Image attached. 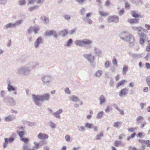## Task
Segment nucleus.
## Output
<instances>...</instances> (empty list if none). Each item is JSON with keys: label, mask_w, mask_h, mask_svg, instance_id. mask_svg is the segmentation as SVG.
Here are the masks:
<instances>
[{"label": "nucleus", "mask_w": 150, "mask_h": 150, "mask_svg": "<svg viewBox=\"0 0 150 150\" xmlns=\"http://www.w3.org/2000/svg\"><path fill=\"white\" fill-rule=\"evenodd\" d=\"M150 59V53H148L146 57H144V59L146 60H147Z\"/></svg>", "instance_id": "nucleus-64"}, {"label": "nucleus", "mask_w": 150, "mask_h": 150, "mask_svg": "<svg viewBox=\"0 0 150 150\" xmlns=\"http://www.w3.org/2000/svg\"><path fill=\"white\" fill-rule=\"evenodd\" d=\"M144 118V117L142 116H140L137 117L136 119V120L137 124H139L142 123V120Z\"/></svg>", "instance_id": "nucleus-30"}, {"label": "nucleus", "mask_w": 150, "mask_h": 150, "mask_svg": "<svg viewBox=\"0 0 150 150\" xmlns=\"http://www.w3.org/2000/svg\"><path fill=\"white\" fill-rule=\"evenodd\" d=\"M103 71L101 70H97L94 74V76L96 78H99L102 74Z\"/></svg>", "instance_id": "nucleus-25"}, {"label": "nucleus", "mask_w": 150, "mask_h": 150, "mask_svg": "<svg viewBox=\"0 0 150 150\" xmlns=\"http://www.w3.org/2000/svg\"><path fill=\"white\" fill-rule=\"evenodd\" d=\"M33 31V26H30L28 29V33L31 34Z\"/></svg>", "instance_id": "nucleus-56"}, {"label": "nucleus", "mask_w": 150, "mask_h": 150, "mask_svg": "<svg viewBox=\"0 0 150 150\" xmlns=\"http://www.w3.org/2000/svg\"><path fill=\"white\" fill-rule=\"evenodd\" d=\"M38 6H35L30 7L28 9V11H33L37 9Z\"/></svg>", "instance_id": "nucleus-47"}, {"label": "nucleus", "mask_w": 150, "mask_h": 150, "mask_svg": "<svg viewBox=\"0 0 150 150\" xmlns=\"http://www.w3.org/2000/svg\"><path fill=\"white\" fill-rule=\"evenodd\" d=\"M15 139L13 137H11L9 138H5L4 139V142L3 143V147L5 148L7 146L8 144H10L13 142L14 140Z\"/></svg>", "instance_id": "nucleus-9"}, {"label": "nucleus", "mask_w": 150, "mask_h": 150, "mask_svg": "<svg viewBox=\"0 0 150 150\" xmlns=\"http://www.w3.org/2000/svg\"><path fill=\"white\" fill-rule=\"evenodd\" d=\"M125 8L128 10H129L130 9V6L129 4L127 1H125Z\"/></svg>", "instance_id": "nucleus-45"}, {"label": "nucleus", "mask_w": 150, "mask_h": 150, "mask_svg": "<svg viewBox=\"0 0 150 150\" xmlns=\"http://www.w3.org/2000/svg\"><path fill=\"white\" fill-rule=\"evenodd\" d=\"M146 81L149 87L150 86V76H147L146 78Z\"/></svg>", "instance_id": "nucleus-53"}, {"label": "nucleus", "mask_w": 150, "mask_h": 150, "mask_svg": "<svg viewBox=\"0 0 150 150\" xmlns=\"http://www.w3.org/2000/svg\"><path fill=\"white\" fill-rule=\"evenodd\" d=\"M119 36L122 40L125 41L126 37L129 36L128 33L126 32H122L119 34Z\"/></svg>", "instance_id": "nucleus-19"}, {"label": "nucleus", "mask_w": 150, "mask_h": 150, "mask_svg": "<svg viewBox=\"0 0 150 150\" xmlns=\"http://www.w3.org/2000/svg\"><path fill=\"white\" fill-rule=\"evenodd\" d=\"M5 93L6 91H5L2 90L1 91L0 93V97L3 98L4 97H5L4 96Z\"/></svg>", "instance_id": "nucleus-52"}, {"label": "nucleus", "mask_w": 150, "mask_h": 150, "mask_svg": "<svg viewBox=\"0 0 150 150\" xmlns=\"http://www.w3.org/2000/svg\"><path fill=\"white\" fill-rule=\"evenodd\" d=\"M129 54L134 59L140 58L141 57V56L140 54H134L131 52H129Z\"/></svg>", "instance_id": "nucleus-26"}, {"label": "nucleus", "mask_w": 150, "mask_h": 150, "mask_svg": "<svg viewBox=\"0 0 150 150\" xmlns=\"http://www.w3.org/2000/svg\"><path fill=\"white\" fill-rule=\"evenodd\" d=\"M129 36L126 37L125 41L128 42L130 46H132L134 42V39L133 36L128 34Z\"/></svg>", "instance_id": "nucleus-10"}, {"label": "nucleus", "mask_w": 150, "mask_h": 150, "mask_svg": "<svg viewBox=\"0 0 150 150\" xmlns=\"http://www.w3.org/2000/svg\"><path fill=\"white\" fill-rule=\"evenodd\" d=\"M64 18L67 21H69L71 19L70 16L69 15H65L64 16Z\"/></svg>", "instance_id": "nucleus-57"}, {"label": "nucleus", "mask_w": 150, "mask_h": 150, "mask_svg": "<svg viewBox=\"0 0 150 150\" xmlns=\"http://www.w3.org/2000/svg\"><path fill=\"white\" fill-rule=\"evenodd\" d=\"M139 142L140 143L145 144L147 146L150 147V141L148 140H144L143 139L139 140Z\"/></svg>", "instance_id": "nucleus-23"}, {"label": "nucleus", "mask_w": 150, "mask_h": 150, "mask_svg": "<svg viewBox=\"0 0 150 150\" xmlns=\"http://www.w3.org/2000/svg\"><path fill=\"white\" fill-rule=\"evenodd\" d=\"M125 12V10L123 9H121L118 12V14L120 16L123 15Z\"/></svg>", "instance_id": "nucleus-60"}, {"label": "nucleus", "mask_w": 150, "mask_h": 150, "mask_svg": "<svg viewBox=\"0 0 150 150\" xmlns=\"http://www.w3.org/2000/svg\"><path fill=\"white\" fill-rule=\"evenodd\" d=\"M132 29L134 31H136L137 32H140L142 30L144 29L143 28L140 26H133L132 27Z\"/></svg>", "instance_id": "nucleus-29"}, {"label": "nucleus", "mask_w": 150, "mask_h": 150, "mask_svg": "<svg viewBox=\"0 0 150 150\" xmlns=\"http://www.w3.org/2000/svg\"><path fill=\"white\" fill-rule=\"evenodd\" d=\"M65 139L67 142H70V136L68 135H67L65 136Z\"/></svg>", "instance_id": "nucleus-54"}, {"label": "nucleus", "mask_w": 150, "mask_h": 150, "mask_svg": "<svg viewBox=\"0 0 150 150\" xmlns=\"http://www.w3.org/2000/svg\"><path fill=\"white\" fill-rule=\"evenodd\" d=\"M137 129L136 127L135 128H129L127 129L128 131L130 132H133L135 131Z\"/></svg>", "instance_id": "nucleus-51"}, {"label": "nucleus", "mask_w": 150, "mask_h": 150, "mask_svg": "<svg viewBox=\"0 0 150 150\" xmlns=\"http://www.w3.org/2000/svg\"><path fill=\"white\" fill-rule=\"evenodd\" d=\"M111 4V3L109 0H107L105 2V6H109Z\"/></svg>", "instance_id": "nucleus-63"}, {"label": "nucleus", "mask_w": 150, "mask_h": 150, "mask_svg": "<svg viewBox=\"0 0 150 150\" xmlns=\"http://www.w3.org/2000/svg\"><path fill=\"white\" fill-rule=\"evenodd\" d=\"M74 43L77 46L85 47L86 45H91L93 43V41L91 40L85 39L83 40H76L75 41Z\"/></svg>", "instance_id": "nucleus-4"}, {"label": "nucleus", "mask_w": 150, "mask_h": 150, "mask_svg": "<svg viewBox=\"0 0 150 150\" xmlns=\"http://www.w3.org/2000/svg\"><path fill=\"white\" fill-rule=\"evenodd\" d=\"M98 12L100 15L102 16H107L109 15V14L108 13L99 10Z\"/></svg>", "instance_id": "nucleus-35"}, {"label": "nucleus", "mask_w": 150, "mask_h": 150, "mask_svg": "<svg viewBox=\"0 0 150 150\" xmlns=\"http://www.w3.org/2000/svg\"><path fill=\"white\" fill-rule=\"evenodd\" d=\"M120 125H121L120 122H114L113 125V126L115 128H118Z\"/></svg>", "instance_id": "nucleus-46"}, {"label": "nucleus", "mask_w": 150, "mask_h": 150, "mask_svg": "<svg viewBox=\"0 0 150 150\" xmlns=\"http://www.w3.org/2000/svg\"><path fill=\"white\" fill-rule=\"evenodd\" d=\"M65 93L68 95H70L71 94V91L68 88H66L64 90Z\"/></svg>", "instance_id": "nucleus-50"}, {"label": "nucleus", "mask_w": 150, "mask_h": 150, "mask_svg": "<svg viewBox=\"0 0 150 150\" xmlns=\"http://www.w3.org/2000/svg\"><path fill=\"white\" fill-rule=\"evenodd\" d=\"M17 133L21 139L23 137V136L25 134V132L24 131H18Z\"/></svg>", "instance_id": "nucleus-39"}, {"label": "nucleus", "mask_w": 150, "mask_h": 150, "mask_svg": "<svg viewBox=\"0 0 150 150\" xmlns=\"http://www.w3.org/2000/svg\"><path fill=\"white\" fill-rule=\"evenodd\" d=\"M40 29V27L37 26H33V31L35 34L38 33Z\"/></svg>", "instance_id": "nucleus-38"}, {"label": "nucleus", "mask_w": 150, "mask_h": 150, "mask_svg": "<svg viewBox=\"0 0 150 150\" xmlns=\"http://www.w3.org/2000/svg\"><path fill=\"white\" fill-rule=\"evenodd\" d=\"M103 132H101L100 133L98 134L96 137V140L100 139L101 137H103Z\"/></svg>", "instance_id": "nucleus-40"}, {"label": "nucleus", "mask_w": 150, "mask_h": 150, "mask_svg": "<svg viewBox=\"0 0 150 150\" xmlns=\"http://www.w3.org/2000/svg\"><path fill=\"white\" fill-rule=\"evenodd\" d=\"M86 0H76V1L78 2L79 4L82 5L84 2L86 1Z\"/></svg>", "instance_id": "nucleus-62"}, {"label": "nucleus", "mask_w": 150, "mask_h": 150, "mask_svg": "<svg viewBox=\"0 0 150 150\" xmlns=\"http://www.w3.org/2000/svg\"><path fill=\"white\" fill-rule=\"evenodd\" d=\"M128 70V67L125 66L123 67L122 68V74L123 75L125 74L127 72Z\"/></svg>", "instance_id": "nucleus-42"}, {"label": "nucleus", "mask_w": 150, "mask_h": 150, "mask_svg": "<svg viewBox=\"0 0 150 150\" xmlns=\"http://www.w3.org/2000/svg\"><path fill=\"white\" fill-rule=\"evenodd\" d=\"M50 127L52 129H54L56 127V125L52 121H50L49 122Z\"/></svg>", "instance_id": "nucleus-44"}, {"label": "nucleus", "mask_w": 150, "mask_h": 150, "mask_svg": "<svg viewBox=\"0 0 150 150\" xmlns=\"http://www.w3.org/2000/svg\"><path fill=\"white\" fill-rule=\"evenodd\" d=\"M8 86L7 88L9 92L13 91V93L14 95L17 94V92L16 91V88H14L11 85V83L9 82L7 83Z\"/></svg>", "instance_id": "nucleus-12"}, {"label": "nucleus", "mask_w": 150, "mask_h": 150, "mask_svg": "<svg viewBox=\"0 0 150 150\" xmlns=\"http://www.w3.org/2000/svg\"><path fill=\"white\" fill-rule=\"evenodd\" d=\"M63 112V110L62 108H60L56 112H54L53 113H51L50 112V114L53 115L54 117L57 119H60L61 118L60 114H61Z\"/></svg>", "instance_id": "nucleus-11"}, {"label": "nucleus", "mask_w": 150, "mask_h": 150, "mask_svg": "<svg viewBox=\"0 0 150 150\" xmlns=\"http://www.w3.org/2000/svg\"><path fill=\"white\" fill-rule=\"evenodd\" d=\"M108 21L109 22H114L117 23L119 21V18L117 16H111L108 18Z\"/></svg>", "instance_id": "nucleus-13"}, {"label": "nucleus", "mask_w": 150, "mask_h": 150, "mask_svg": "<svg viewBox=\"0 0 150 150\" xmlns=\"http://www.w3.org/2000/svg\"><path fill=\"white\" fill-rule=\"evenodd\" d=\"M68 33L67 31L66 30H63L60 31L59 33V36L63 37L67 35Z\"/></svg>", "instance_id": "nucleus-27"}, {"label": "nucleus", "mask_w": 150, "mask_h": 150, "mask_svg": "<svg viewBox=\"0 0 150 150\" xmlns=\"http://www.w3.org/2000/svg\"><path fill=\"white\" fill-rule=\"evenodd\" d=\"M69 99L74 102H77L80 101V99L76 96L72 95L69 97Z\"/></svg>", "instance_id": "nucleus-21"}, {"label": "nucleus", "mask_w": 150, "mask_h": 150, "mask_svg": "<svg viewBox=\"0 0 150 150\" xmlns=\"http://www.w3.org/2000/svg\"><path fill=\"white\" fill-rule=\"evenodd\" d=\"M128 89L126 88H124L121 89L119 93V95L120 97L125 96L127 94Z\"/></svg>", "instance_id": "nucleus-17"}, {"label": "nucleus", "mask_w": 150, "mask_h": 150, "mask_svg": "<svg viewBox=\"0 0 150 150\" xmlns=\"http://www.w3.org/2000/svg\"><path fill=\"white\" fill-rule=\"evenodd\" d=\"M86 9L84 8H82L80 11V13L81 15H83L86 12Z\"/></svg>", "instance_id": "nucleus-48"}, {"label": "nucleus", "mask_w": 150, "mask_h": 150, "mask_svg": "<svg viewBox=\"0 0 150 150\" xmlns=\"http://www.w3.org/2000/svg\"><path fill=\"white\" fill-rule=\"evenodd\" d=\"M139 36L140 37L139 43L141 45H143L144 41L147 39L146 35L144 33H142L139 34Z\"/></svg>", "instance_id": "nucleus-14"}, {"label": "nucleus", "mask_w": 150, "mask_h": 150, "mask_svg": "<svg viewBox=\"0 0 150 150\" xmlns=\"http://www.w3.org/2000/svg\"><path fill=\"white\" fill-rule=\"evenodd\" d=\"M83 21H85L86 23L89 24H91L93 23V21L89 18H85V17L83 18L82 19Z\"/></svg>", "instance_id": "nucleus-31"}, {"label": "nucleus", "mask_w": 150, "mask_h": 150, "mask_svg": "<svg viewBox=\"0 0 150 150\" xmlns=\"http://www.w3.org/2000/svg\"><path fill=\"white\" fill-rule=\"evenodd\" d=\"M42 42V38L39 37L36 40L34 43V47L35 48H37L40 44Z\"/></svg>", "instance_id": "nucleus-16"}, {"label": "nucleus", "mask_w": 150, "mask_h": 150, "mask_svg": "<svg viewBox=\"0 0 150 150\" xmlns=\"http://www.w3.org/2000/svg\"><path fill=\"white\" fill-rule=\"evenodd\" d=\"M22 20H19L17 21L16 22L13 23L15 27L16 26L18 25H19L21 24L22 22Z\"/></svg>", "instance_id": "nucleus-49"}, {"label": "nucleus", "mask_w": 150, "mask_h": 150, "mask_svg": "<svg viewBox=\"0 0 150 150\" xmlns=\"http://www.w3.org/2000/svg\"><path fill=\"white\" fill-rule=\"evenodd\" d=\"M50 94L47 93L42 95L33 94L32 95V100L35 104L38 106L41 105L40 101L43 102L45 101L48 100L50 99Z\"/></svg>", "instance_id": "nucleus-2"}, {"label": "nucleus", "mask_w": 150, "mask_h": 150, "mask_svg": "<svg viewBox=\"0 0 150 150\" xmlns=\"http://www.w3.org/2000/svg\"><path fill=\"white\" fill-rule=\"evenodd\" d=\"M131 12L132 16L135 18H138L139 15L138 12L135 11H131Z\"/></svg>", "instance_id": "nucleus-28"}, {"label": "nucleus", "mask_w": 150, "mask_h": 150, "mask_svg": "<svg viewBox=\"0 0 150 150\" xmlns=\"http://www.w3.org/2000/svg\"><path fill=\"white\" fill-rule=\"evenodd\" d=\"M41 81L45 83H50L52 81V77L49 75H43L41 77Z\"/></svg>", "instance_id": "nucleus-7"}, {"label": "nucleus", "mask_w": 150, "mask_h": 150, "mask_svg": "<svg viewBox=\"0 0 150 150\" xmlns=\"http://www.w3.org/2000/svg\"><path fill=\"white\" fill-rule=\"evenodd\" d=\"M41 19L45 23H47L49 22V20L48 18L45 16H42L41 17Z\"/></svg>", "instance_id": "nucleus-41"}, {"label": "nucleus", "mask_w": 150, "mask_h": 150, "mask_svg": "<svg viewBox=\"0 0 150 150\" xmlns=\"http://www.w3.org/2000/svg\"><path fill=\"white\" fill-rule=\"evenodd\" d=\"M103 113L104 112L103 111L99 112L97 114V115L96 117V118L98 119H101L103 117Z\"/></svg>", "instance_id": "nucleus-36"}, {"label": "nucleus", "mask_w": 150, "mask_h": 150, "mask_svg": "<svg viewBox=\"0 0 150 150\" xmlns=\"http://www.w3.org/2000/svg\"><path fill=\"white\" fill-rule=\"evenodd\" d=\"M76 29H74L71 30L69 32V34L70 35H72L74 34L76 31Z\"/></svg>", "instance_id": "nucleus-61"}, {"label": "nucleus", "mask_w": 150, "mask_h": 150, "mask_svg": "<svg viewBox=\"0 0 150 150\" xmlns=\"http://www.w3.org/2000/svg\"><path fill=\"white\" fill-rule=\"evenodd\" d=\"M126 81L125 80H122L118 82L116 86L117 88H118L120 86L123 85Z\"/></svg>", "instance_id": "nucleus-37"}, {"label": "nucleus", "mask_w": 150, "mask_h": 150, "mask_svg": "<svg viewBox=\"0 0 150 150\" xmlns=\"http://www.w3.org/2000/svg\"><path fill=\"white\" fill-rule=\"evenodd\" d=\"M99 104L100 105H104L107 101L105 96L103 95H101L99 98Z\"/></svg>", "instance_id": "nucleus-15"}, {"label": "nucleus", "mask_w": 150, "mask_h": 150, "mask_svg": "<svg viewBox=\"0 0 150 150\" xmlns=\"http://www.w3.org/2000/svg\"><path fill=\"white\" fill-rule=\"evenodd\" d=\"M83 56L88 61L91 67H95L96 65V57L91 52L84 54Z\"/></svg>", "instance_id": "nucleus-3"}, {"label": "nucleus", "mask_w": 150, "mask_h": 150, "mask_svg": "<svg viewBox=\"0 0 150 150\" xmlns=\"http://www.w3.org/2000/svg\"><path fill=\"white\" fill-rule=\"evenodd\" d=\"M39 67L38 63L30 62L24 66H21L16 69L17 74L23 76H28L31 74L32 69H38Z\"/></svg>", "instance_id": "nucleus-1"}, {"label": "nucleus", "mask_w": 150, "mask_h": 150, "mask_svg": "<svg viewBox=\"0 0 150 150\" xmlns=\"http://www.w3.org/2000/svg\"><path fill=\"white\" fill-rule=\"evenodd\" d=\"M138 21V20L135 18L128 19V22L130 24L137 23Z\"/></svg>", "instance_id": "nucleus-34"}, {"label": "nucleus", "mask_w": 150, "mask_h": 150, "mask_svg": "<svg viewBox=\"0 0 150 150\" xmlns=\"http://www.w3.org/2000/svg\"><path fill=\"white\" fill-rule=\"evenodd\" d=\"M85 127L91 129L92 128L93 124L89 123H86L85 124Z\"/></svg>", "instance_id": "nucleus-43"}, {"label": "nucleus", "mask_w": 150, "mask_h": 150, "mask_svg": "<svg viewBox=\"0 0 150 150\" xmlns=\"http://www.w3.org/2000/svg\"><path fill=\"white\" fill-rule=\"evenodd\" d=\"M45 35L46 36H53L55 39H57L58 38V35L56 31L54 30H50L46 31Z\"/></svg>", "instance_id": "nucleus-8"}, {"label": "nucleus", "mask_w": 150, "mask_h": 150, "mask_svg": "<svg viewBox=\"0 0 150 150\" xmlns=\"http://www.w3.org/2000/svg\"><path fill=\"white\" fill-rule=\"evenodd\" d=\"M16 119V116L13 115H8L5 117L4 118V120L7 122L11 121L14 120Z\"/></svg>", "instance_id": "nucleus-20"}, {"label": "nucleus", "mask_w": 150, "mask_h": 150, "mask_svg": "<svg viewBox=\"0 0 150 150\" xmlns=\"http://www.w3.org/2000/svg\"><path fill=\"white\" fill-rule=\"evenodd\" d=\"M3 100L6 103L11 106H14L16 104V102L13 98L8 96L4 97Z\"/></svg>", "instance_id": "nucleus-5"}, {"label": "nucleus", "mask_w": 150, "mask_h": 150, "mask_svg": "<svg viewBox=\"0 0 150 150\" xmlns=\"http://www.w3.org/2000/svg\"><path fill=\"white\" fill-rule=\"evenodd\" d=\"M33 144L34 146L32 148H30L27 145H23V150H37L42 146L41 144L38 142H34Z\"/></svg>", "instance_id": "nucleus-6"}, {"label": "nucleus", "mask_w": 150, "mask_h": 150, "mask_svg": "<svg viewBox=\"0 0 150 150\" xmlns=\"http://www.w3.org/2000/svg\"><path fill=\"white\" fill-rule=\"evenodd\" d=\"M148 45H147L146 48V50L147 51L149 52L150 51V40L148 41Z\"/></svg>", "instance_id": "nucleus-59"}, {"label": "nucleus", "mask_w": 150, "mask_h": 150, "mask_svg": "<svg viewBox=\"0 0 150 150\" xmlns=\"http://www.w3.org/2000/svg\"><path fill=\"white\" fill-rule=\"evenodd\" d=\"M112 63L113 65L117 67V61L116 58H114L112 60Z\"/></svg>", "instance_id": "nucleus-55"}, {"label": "nucleus", "mask_w": 150, "mask_h": 150, "mask_svg": "<svg viewBox=\"0 0 150 150\" xmlns=\"http://www.w3.org/2000/svg\"><path fill=\"white\" fill-rule=\"evenodd\" d=\"M21 140L22 141L24 142V143H27L29 140V139L27 138H24L22 137L21 138Z\"/></svg>", "instance_id": "nucleus-58"}, {"label": "nucleus", "mask_w": 150, "mask_h": 150, "mask_svg": "<svg viewBox=\"0 0 150 150\" xmlns=\"http://www.w3.org/2000/svg\"><path fill=\"white\" fill-rule=\"evenodd\" d=\"M73 42V41L71 39H69L67 41L66 44H64V46L69 47L70 46Z\"/></svg>", "instance_id": "nucleus-33"}, {"label": "nucleus", "mask_w": 150, "mask_h": 150, "mask_svg": "<svg viewBox=\"0 0 150 150\" xmlns=\"http://www.w3.org/2000/svg\"><path fill=\"white\" fill-rule=\"evenodd\" d=\"M77 127L79 131L80 132H84L86 130L85 127L84 126L78 125L77 126Z\"/></svg>", "instance_id": "nucleus-32"}, {"label": "nucleus", "mask_w": 150, "mask_h": 150, "mask_svg": "<svg viewBox=\"0 0 150 150\" xmlns=\"http://www.w3.org/2000/svg\"><path fill=\"white\" fill-rule=\"evenodd\" d=\"M15 27L13 23H8L5 25L4 26V29H7L9 28H12Z\"/></svg>", "instance_id": "nucleus-24"}, {"label": "nucleus", "mask_w": 150, "mask_h": 150, "mask_svg": "<svg viewBox=\"0 0 150 150\" xmlns=\"http://www.w3.org/2000/svg\"><path fill=\"white\" fill-rule=\"evenodd\" d=\"M38 138L42 140H44L47 139L48 137V136L47 134L40 133L37 135Z\"/></svg>", "instance_id": "nucleus-18"}, {"label": "nucleus", "mask_w": 150, "mask_h": 150, "mask_svg": "<svg viewBox=\"0 0 150 150\" xmlns=\"http://www.w3.org/2000/svg\"><path fill=\"white\" fill-rule=\"evenodd\" d=\"M93 50L94 51V53L98 56L100 57L102 54V51L98 48L96 47H94L93 48Z\"/></svg>", "instance_id": "nucleus-22"}]
</instances>
